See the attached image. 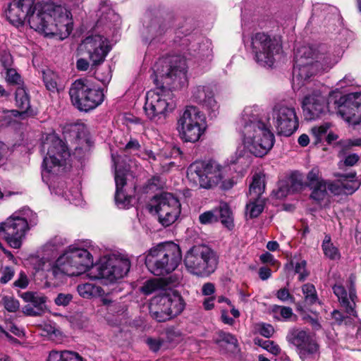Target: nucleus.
I'll use <instances>...</instances> for the list:
<instances>
[{"label": "nucleus", "mask_w": 361, "mask_h": 361, "mask_svg": "<svg viewBox=\"0 0 361 361\" xmlns=\"http://www.w3.org/2000/svg\"><path fill=\"white\" fill-rule=\"evenodd\" d=\"M237 130L245 149L255 157H264L274 145V135L250 107L242 112L237 121Z\"/></svg>", "instance_id": "7ed1b4c3"}, {"label": "nucleus", "mask_w": 361, "mask_h": 361, "mask_svg": "<svg viewBox=\"0 0 361 361\" xmlns=\"http://www.w3.org/2000/svg\"><path fill=\"white\" fill-rule=\"evenodd\" d=\"M329 127L330 125L329 123H324L312 128V137L314 145H317L325 138Z\"/></svg>", "instance_id": "a19ab883"}, {"label": "nucleus", "mask_w": 361, "mask_h": 361, "mask_svg": "<svg viewBox=\"0 0 361 361\" xmlns=\"http://www.w3.org/2000/svg\"><path fill=\"white\" fill-rule=\"evenodd\" d=\"M215 343L219 346H222L224 343L233 345L235 348L238 346V340L230 333L222 331L218 332V337L215 340Z\"/></svg>", "instance_id": "c03bdc74"}, {"label": "nucleus", "mask_w": 361, "mask_h": 361, "mask_svg": "<svg viewBox=\"0 0 361 361\" xmlns=\"http://www.w3.org/2000/svg\"><path fill=\"white\" fill-rule=\"evenodd\" d=\"M252 48L256 61L261 66L271 67L275 61V56L281 50V45L269 35L257 32L252 37Z\"/></svg>", "instance_id": "ddd939ff"}, {"label": "nucleus", "mask_w": 361, "mask_h": 361, "mask_svg": "<svg viewBox=\"0 0 361 361\" xmlns=\"http://www.w3.org/2000/svg\"><path fill=\"white\" fill-rule=\"evenodd\" d=\"M4 14L6 19L13 25L18 26L23 25L25 18H27L25 11H22L18 4L12 1L7 4L4 8Z\"/></svg>", "instance_id": "a878e982"}, {"label": "nucleus", "mask_w": 361, "mask_h": 361, "mask_svg": "<svg viewBox=\"0 0 361 361\" xmlns=\"http://www.w3.org/2000/svg\"><path fill=\"white\" fill-rule=\"evenodd\" d=\"M47 361H83L82 357L73 351H51Z\"/></svg>", "instance_id": "c756f323"}, {"label": "nucleus", "mask_w": 361, "mask_h": 361, "mask_svg": "<svg viewBox=\"0 0 361 361\" xmlns=\"http://www.w3.org/2000/svg\"><path fill=\"white\" fill-rule=\"evenodd\" d=\"M217 212L218 211L214 209L201 214L199 216L200 222L202 224H209L217 222L219 220Z\"/></svg>", "instance_id": "09e8293b"}, {"label": "nucleus", "mask_w": 361, "mask_h": 361, "mask_svg": "<svg viewBox=\"0 0 361 361\" xmlns=\"http://www.w3.org/2000/svg\"><path fill=\"white\" fill-rule=\"evenodd\" d=\"M326 188L335 195H343L341 180L327 183Z\"/></svg>", "instance_id": "4d7b16f0"}, {"label": "nucleus", "mask_w": 361, "mask_h": 361, "mask_svg": "<svg viewBox=\"0 0 361 361\" xmlns=\"http://www.w3.org/2000/svg\"><path fill=\"white\" fill-rule=\"evenodd\" d=\"M338 113L349 123L357 125L361 123V93L348 94L338 106Z\"/></svg>", "instance_id": "aec40b11"}, {"label": "nucleus", "mask_w": 361, "mask_h": 361, "mask_svg": "<svg viewBox=\"0 0 361 361\" xmlns=\"http://www.w3.org/2000/svg\"><path fill=\"white\" fill-rule=\"evenodd\" d=\"M73 300V295L70 293H59L54 299V302L59 306H67Z\"/></svg>", "instance_id": "5fc2aeb1"}, {"label": "nucleus", "mask_w": 361, "mask_h": 361, "mask_svg": "<svg viewBox=\"0 0 361 361\" xmlns=\"http://www.w3.org/2000/svg\"><path fill=\"white\" fill-rule=\"evenodd\" d=\"M272 118L279 135L290 136L298 128V120L295 110L293 107L283 104L275 105L273 109Z\"/></svg>", "instance_id": "f3484780"}, {"label": "nucleus", "mask_w": 361, "mask_h": 361, "mask_svg": "<svg viewBox=\"0 0 361 361\" xmlns=\"http://www.w3.org/2000/svg\"><path fill=\"white\" fill-rule=\"evenodd\" d=\"M43 81L47 89L51 92L57 90L58 75L50 70L43 71Z\"/></svg>", "instance_id": "58836bf2"}, {"label": "nucleus", "mask_w": 361, "mask_h": 361, "mask_svg": "<svg viewBox=\"0 0 361 361\" xmlns=\"http://www.w3.org/2000/svg\"><path fill=\"white\" fill-rule=\"evenodd\" d=\"M306 261L301 260L295 265V272L299 274V280L302 281L308 276V273L305 269Z\"/></svg>", "instance_id": "6e6d98bb"}, {"label": "nucleus", "mask_w": 361, "mask_h": 361, "mask_svg": "<svg viewBox=\"0 0 361 361\" xmlns=\"http://www.w3.org/2000/svg\"><path fill=\"white\" fill-rule=\"evenodd\" d=\"M286 341L296 348L300 357L305 360L313 357L319 351V345L310 333L301 328H291L286 335Z\"/></svg>", "instance_id": "dca6fc26"}, {"label": "nucleus", "mask_w": 361, "mask_h": 361, "mask_svg": "<svg viewBox=\"0 0 361 361\" xmlns=\"http://www.w3.org/2000/svg\"><path fill=\"white\" fill-rule=\"evenodd\" d=\"M219 262V257L215 251L205 245L192 246L186 252L184 264L186 269L192 275L199 277H208L215 271Z\"/></svg>", "instance_id": "0eeeda50"}, {"label": "nucleus", "mask_w": 361, "mask_h": 361, "mask_svg": "<svg viewBox=\"0 0 361 361\" xmlns=\"http://www.w3.org/2000/svg\"><path fill=\"white\" fill-rule=\"evenodd\" d=\"M333 290L345 313L357 318V314L355 310L357 295L355 289L350 288L348 293L343 286L335 285L333 287Z\"/></svg>", "instance_id": "5701e85b"}, {"label": "nucleus", "mask_w": 361, "mask_h": 361, "mask_svg": "<svg viewBox=\"0 0 361 361\" xmlns=\"http://www.w3.org/2000/svg\"><path fill=\"white\" fill-rule=\"evenodd\" d=\"M35 216L28 208L13 213L4 222L0 223V235L13 248H20L29 229L31 216Z\"/></svg>", "instance_id": "9d476101"}, {"label": "nucleus", "mask_w": 361, "mask_h": 361, "mask_svg": "<svg viewBox=\"0 0 361 361\" xmlns=\"http://www.w3.org/2000/svg\"><path fill=\"white\" fill-rule=\"evenodd\" d=\"M111 159L115 168V182L116 188L115 201L118 207L124 209L130 205L133 199L131 195H127L123 191V188L126 184V182L125 174L122 171V169L126 170V169L120 164V156L112 154Z\"/></svg>", "instance_id": "412c9836"}, {"label": "nucleus", "mask_w": 361, "mask_h": 361, "mask_svg": "<svg viewBox=\"0 0 361 361\" xmlns=\"http://www.w3.org/2000/svg\"><path fill=\"white\" fill-rule=\"evenodd\" d=\"M23 312L27 316H38L40 315L42 312L39 310L36 309L35 307L31 305L30 304L27 305L23 307Z\"/></svg>", "instance_id": "774afa93"}, {"label": "nucleus", "mask_w": 361, "mask_h": 361, "mask_svg": "<svg viewBox=\"0 0 361 361\" xmlns=\"http://www.w3.org/2000/svg\"><path fill=\"white\" fill-rule=\"evenodd\" d=\"M161 288H163L162 281L161 279H155L147 281L140 288V290L148 295Z\"/></svg>", "instance_id": "ea45409f"}, {"label": "nucleus", "mask_w": 361, "mask_h": 361, "mask_svg": "<svg viewBox=\"0 0 361 361\" xmlns=\"http://www.w3.org/2000/svg\"><path fill=\"white\" fill-rule=\"evenodd\" d=\"M80 49L85 51L94 65L102 63L111 49L106 38L99 35L87 37L80 44Z\"/></svg>", "instance_id": "a211bd4d"}, {"label": "nucleus", "mask_w": 361, "mask_h": 361, "mask_svg": "<svg viewBox=\"0 0 361 361\" xmlns=\"http://www.w3.org/2000/svg\"><path fill=\"white\" fill-rule=\"evenodd\" d=\"M334 65L329 56L316 53L310 46H302L297 49L295 65L293 71V81L298 86L310 77L322 71H325Z\"/></svg>", "instance_id": "20e7f679"}, {"label": "nucleus", "mask_w": 361, "mask_h": 361, "mask_svg": "<svg viewBox=\"0 0 361 361\" xmlns=\"http://www.w3.org/2000/svg\"><path fill=\"white\" fill-rule=\"evenodd\" d=\"M68 200L73 204H77L81 198V192L77 188H74L66 193Z\"/></svg>", "instance_id": "13d9d810"}, {"label": "nucleus", "mask_w": 361, "mask_h": 361, "mask_svg": "<svg viewBox=\"0 0 361 361\" xmlns=\"http://www.w3.org/2000/svg\"><path fill=\"white\" fill-rule=\"evenodd\" d=\"M16 103L22 113H27L30 107V97L23 87H18L16 90Z\"/></svg>", "instance_id": "72a5a7b5"}, {"label": "nucleus", "mask_w": 361, "mask_h": 361, "mask_svg": "<svg viewBox=\"0 0 361 361\" xmlns=\"http://www.w3.org/2000/svg\"><path fill=\"white\" fill-rule=\"evenodd\" d=\"M160 305L164 306L171 318L180 314L185 308V303L182 296L177 292L165 294L157 297Z\"/></svg>", "instance_id": "b1692460"}, {"label": "nucleus", "mask_w": 361, "mask_h": 361, "mask_svg": "<svg viewBox=\"0 0 361 361\" xmlns=\"http://www.w3.org/2000/svg\"><path fill=\"white\" fill-rule=\"evenodd\" d=\"M161 280L162 281L163 286H176L182 282L183 276L181 274H173Z\"/></svg>", "instance_id": "603ef678"}, {"label": "nucleus", "mask_w": 361, "mask_h": 361, "mask_svg": "<svg viewBox=\"0 0 361 361\" xmlns=\"http://www.w3.org/2000/svg\"><path fill=\"white\" fill-rule=\"evenodd\" d=\"M59 262L68 272V276H78L85 272L93 264L92 255L86 249L69 247L59 257Z\"/></svg>", "instance_id": "4468645a"}, {"label": "nucleus", "mask_w": 361, "mask_h": 361, "mask_svg": "<svg viewBox=\"0 0 361 361\" xmlns=\"http://www.w3.org/2000/svg\"><path fill=\"white\" fill-rule=\"evenodd\" d=\"M181 259L179 245L169 242L149 249L145 255V265L154 275L165 276L176 270Z\"/></svg>", "instance_id": "39448f33"}, {"label": "nucleus", "mask_w": 361, "mask_h": 361, "mask_svg": "<svg viewBox=\"0 0 361 361\" xmlns=\"http://www.w3.org/2000/svg\"><path fill=\"white\" fill-rule=\"evenodd\" d=\"M302 108L307 120H314L326 113L327 102L319 90H314L304 97Z\"/></svg>", "instance_id": "6ab92c4d"}, {"label": "nucleus", "mask_w": 361, "mask_h": 361, "mask_svg": "<svg viewBox=\"0 0 361 361\" xmlns=\"http://www.w3.org/2000/svg\"><path fill=\"white\" fill-rule=\"evenodd\" d=\"M149 212L157 215L158 221L167 227L173 224L180 214V204L173 194L162 192L155 195L149 203Z\"/></svg>", "instance_id": "f8f14e48"}, {"label": "nucleus", "mask_w": 361, "mask_h": 361, "mask_svg": "<svg viewBox=\"0 0 361 361\" xmlns=\"http://www.w3.org/2000/svg\"><path fill=\"white\" fill-rule=\"evenodd\" d=\"M228 166H223L216 161H195L190 164L188 175L196 176L200 186L204 189H211L221 183L224 190L231 189L235 184L232 178H228Z\"/></svg>", "instance_id": "423d86ee"}, {"label": "nucleus", "mask_w": 361, "mask_h": 361, "mask_svg": "<svg viewBox=\"0 0 361 361\" xmlns=\"http://www.w3.org/2000/svg\"><path fill=\"white\" fill-rule=\"evenodd\" d=\"M28 284H29L28 278H27V275L23 271H21L19 274L18 279L17 280H16L13 283V286L15 287H18L20 288H27Z\"/></svg>", "instance_id": "69168bd1"}, {"label": "nucleus", "mask_w": 361, "mask_h": 361, "mask_svg": "<svg viewBox=\"0 0 361 361\" xmlns=\"http://www.w3.org/2000/svg\"><path fill=\"white\" fill-rule=\"evenodd\" d=\"M304 183L302 175L298 172H293L288 178L286 185H281L277 195L286 196L288 193H294L302 189Z\"/></svg>", "instance_id": "393cba45"}, {"label": "nucleus", "mask_w": 361, "mask_h": 361, "mask_svg": "<svg viewBox=\"0 0 361 361\" xmlns=\"http://www.w3.org/2000/svg\"><path fill=\"white\" fill-rule=\"evenodd\" d=\"M77 290L83 298H91L99 295L102 292V288L92 283H86L78 285Z\"/></svg>", "instance_id": "c9c22d12"}, {"label": "nucleus", "mask_w": 361, "mask_h": 361, "mask_svg": "<svg viewBox=\"0 0 361 361\" xmlns=\"http://www.w3.org/2000/svg\"><path fill=\"white\" fill-rule=\"evenodd\" d=\"M64 266L59 262V257L47 269V278L49 280L54 281V284H59L65 276H68V272L63 269Z\"/></svg>", "instance_id": "cd10ccee"}, {"label": "nucleus", "mask_w": 361, "mask_h": 361, "mask_svg": "<svg viewBox=\"0 0 361 361\" xmlns=\"http://www.w3.org/2000/svg\"><path fill=\"white\" fill-rule=\"evenodd\" d=\"M141 145L139 141L135 139L130 137V140L127 142L125 146L123 147V150L126 153L133 154L135 155H138L139 152H140Z\"/></svg>", "instance_id": "8fccbe9b"}, {"label": "nucleus", "mask_w": 361, "mask_h": 361, "mask_svg": "<svg viewBox=\"0 0 361 361\" xmlns=\"http://www.w3.org/2000/svg\"><path fill=\"white\" fill-rule=\"evenodd\" d=\"M192 99L194 102L204 105L208 110H211L216 116L219 110V105L214 99V91L209 85H197L192 90Z\"/></svg>", "instance_id": "4be33fe9"}, {"label": "nucleus", "mask_w": 361, "mask_h": 361, "mask_svg": "<svg viewBox=\"0 0 361 361\" xmlns=\"http://www.w3.org/2000/svg\"><path fill=\"white\" fill-rule=\"evenodd\" d=\"M262 348L274 355H278L281 353V348L274 341L266 340L262 342Z\"/></svg>", "instance_id": "864d4df0"}, {"label": "nucleus", "mask_w": 361, "mask_h": 361, "mask_svg": "<svg viewBox=\"0 0 361 361\" xmlns=\"http://www.w3.org/2000/svg\"><path fill=\"white\" fill-rule=\"evenodd\" d=\"M277 298L281 301H287L289 299L293 300V296L290 294L287 288H281L276 293Z\"/></svg>", "instance_id": "338daca9"}, {"label": "nucleus", "mask_w": 361, "mask_h": 361, "mask_svg": "<svg viewBox=\"0 0 361 361\" xmlns=\"http://www.w3.org/2000/svg\"><path fill=\"white\" fill-rule=\"evenodd\" d=\"M324 255L330 259L336 260L340 259L341 255L338 248L331 243V237L326 235L322 245Z\"/></svg>", "instance_id": "f704fd0d"}, {"label": "nucleus", "mask_w": 361, "mask_h": 361, "mask_svg": "<svg viewBox=\"0 0 361 361\" xmlns=\"http://www.w3.org/2000/svg\"><path fill=\"white\" fill-rule=\"evenodd\" d=\"M161 63L154 67V81L157 87L147 92L144 106L147 117L157 124L164 123L168 114L175 107L171 90L183 87L187 80L185 61L160 69Z\"/></svg>", "instance_id": "f257e3e1"}, {"label": "nucleus", "mask_w": 361, "mask_h": 361, "mask_svg": "<svg viewBox=\"0 0 361 361\" xmlns=\"http://www.w3.org/2000/svg\"><path fill=\"white\" fill-rule=\"evenodd\" d=\"M145 343L147 344L149 348L154 352L158 351L163 344V341L159 338H147Z\"/></svg>", "instance_id": "0e129e2a"}, {"label": "nucleus", "mask_w": 361, "mask_h": 361, "mask_svg": "<svg viewBox=\"0 0 361 361\" xmlns=\"http://www.w3.org/2000/svg\"><path fill=\"white\" fill-rule=\"evenodd\" d=\"M326 186L327 183L324 182L313 185V187H310L312 190L310 197L317 202L323 200L327 195Z\"/></svg>", "instance_id": "a18cd8bd"}, {"label": "nucleus", "mask_w": 361, "mask_h": 361, "mask_svg": "<svg viewBox=\"0 0 361 361\" xmlns=\"http://www.w3.org/2000/svg\"><path fill=\"white\" fill-rule=\"evenodd\" d=\"M258 331L260 335L265 338H270L274 333V327L269 324H260L258 325Z\"/></svg>", "instance_id": "bf43d9fd"}, {"label": "nucleus", "mask_w": 361, "mask_h": 361, "mask_svg": "<svg viewBox=\"0 0 361 361\" xmlns=\"http://www.w3.org/2000/svg\"><path fill=\"white\" fill-rule=\"evenodd\" d=\"M25 11L30 27L45 36L56 35L63 30L68 31L71 22L70 12L53 3H35V0H13Z\"/></svg>", "instance_id": "f03ea898"}, {"label": "nucleus", "mask_w": 361, "mask_h": 361, "mask_svg": "<svg viewBox=\"0 0 361 361\" xmlns=\"http://www.w3.org/2000/svg\"><path fill=\"white\" fill-rule=\"evenodd\" d=\"M148 33L152 37H154L162 35L166 30V25H161V20L160 18H155L152 20L150 24L147 25Z\"/></svg>", "instance_id": "79ce46f5"}, {"label": "nucleus", "mask_w": 361, "mask_h": 361, "mask_svg": "<svg viewBox=\"0 0 361 361\" xmlns=\"http://www.w3.org/2000/svg\"><path fill=\"white\" fill-rule=\"evenodd\" d=\"M6 80L8 82L13 84H20V75L15 69L8 68L6 72Z\"/></svg>", "instance_id": "052dcab7"}, {"label": "nucleus", "mask_w": 361, "mask_h": 361, "mask_svg": "<svg viewBox=\"0 0 361 361\" xmlns=\"http://www.w3.org/2000/svg\"><path fill=\"white\" fill-rule=\"evenodd\" d=\"M302 290L305 296V302L307 305H312L318 301L317 291L314 285L309 283L304 284L302 287Z\"/></svg>", "instance_id": "4c0bfd02"}, {"label": "nucleus", "mask_w": 361, "mask_h": 361, "mask_svg": "<svg viewBox=\"0 0 361 361\" xmlns=\"http://www.w3.org/2000/svg\"><path fill=\"white\" fill-rule=\"evenodd\" d=\"M355 173L341 176L343 178L341 180L343 195H352L359 188L360 183L358 180H355Z\"/></svg>", "instance_id": "7c9ffc66"}, {"label": "nucleus", "mask_w": 361, "mask_h": 361, "mask_svg": "<svg viewBox=\"0 0 361 361\" xmlns=\"http://www.w3.org/2000/svg\"><path fill=\"white\" fill-rule=\"evenodd\" d=\"M164 306L160 305L159 300L157 297L154 298L149 307V313L152 317L159 322H164L171 319Z\"/></svg>", "instance_id": "bb28decb"}, {"label": "nucleus", "mask_w": 361, "mask_h": 361, "mask_svg": "<svg viewBox=\"0 0 361 361\" xmlns=\"http://www.w3.org/2000/svg\"><path fill=\"white\" fill-rule=\"evenodd\" d=\"M307 185L308 187H313V185L325 182L322 178L320 171L317 167H314L309 171L307 176Z\"/></svg>", "instance_id": "49530a36"}, {"label": "nucleus", "mask_w": 361, "mask_h": 361, "mask_svg": "<svg viewBox=\"0 0 361 361\" xmlns=\"http://www.w3.org/2000/svg\"><path fill=\"white\" fill-rule=\"evenodd\" d=\"M69 95L73 105L84 111L96 108L104 98L103 90L87 78L75 80L69 89Z\"/></svg>", "instance_id": "1a4fd4ad"}, {"label": "nucleus", "mask_w": 361, "mask_h": 361, "mask_svg": "<svg viewBox=\"0 0 361 361\" xmlns=\"http://www.w3.org/2000/svg\"><path fill=\"white\" fill-rule=\"evenodd\" d=\"M273 312L274 313V317L278 320L287 321L293 316L296 317L293 312V310L289 307L275 305L273 307Z\"/></svg>", "instance_id": "37998d69"}, {"label": "nucleus", "mask_w": 361, "mask_h": 361, "mask_svg": "<svg viewBox=\"0 0 361 361\" xmlns=\"http://www.w3.org/2000/svg\"><path fill=\"white\" fill-rule=\"evenodd\" d=\"M20 296L25 302H30L31 305L42 312L47 299L45 296L30 291L23 293Z\"/></svg>", "instance_id": "473e14b6"}, {"label": "nucleus", "mask_w": 361, "mask_h": 361, "mask_svg": "<svg viewBox=\"0 0 361 361\" xmlns=\"http://www.w3.org/2000/svg\"><path fill=\"white\" fill-rule=\"evenodd\" d=\"M42 147L44 152L47 151L42 172V178L44 179L51 174L60 173L61 167L66 164L70 157V152L66 144L54 135L47 136Z\"/></svg>", "instance_id": "9b49d317"}, {"label": "nucleus", "mask_w": 361, "mask_h": 361, "mask_svg": "<svg viewBox=\"0 0 361 361\" xmlns=\"http://www.w3.org/2000/svg\"><path fill=\"white\" fill-rule=\"evenodd\" d=\"M263 209L264 204L260 198L253 200L250 197V202L246 204V214L249 215L251 219L256 218L262 212Z\"/></svg>", "instance_id": "e433bc0d"}, {"label": "nucleus", "mask_w": 361, "mask_h": 361, "mask_svg": "<svg viewBox=\"0 0 361 361\" xmlns=\"http://www.w3.org/2000/svg\"><path fill=\"white\" fill-rule=\"evenodd\" d=\"M264 188L265 184L263 177L260 174L254 175L249 189L250 197H252L253 200L260 198L261 195L264 191Z\"/></svg>", "instance_id": "2f4dec72"}, {"label": "nucleus", "mask_w": 361, "mask_h": 361, "mask_svg": "<svg viewBox=\"0 0 361 361\" xmlns=\"http://www.w3.org/2000/svg\"><path fill=\"white\" fill-rule=\"evenodd\" d=\"M333 319L336 321V322L339 324H345L346 326H350L353 324L354 319L353 317L355 318L353 315H350L347 314L348 315H344L339 310H334L331 313Z\"/></svg>", "instance_id": "de8ad7c7"}, {"label": "nucleus", "mask_w": 361, "mask_h": 361, "mask_svg": "<svg viewBox=\"0 0 361 361\" xmlns=\"http://www.w3.org/2000/svg\"><path fill=\"white\" fill-rule=\"evenodd\" d=\"M217 210V216L220 219L221 224L228 229H232L234 226L233 217L232 212L228 204L221 203L219 208L215 209Z\"/></svg>", "instance_id": "c85d7f7f"}, {"label": "nucleus", "mask_w": 361, "mask_h": 361, "mask_svg": "<svg viewBox=\"0 0 361 361\" xmlns=\"http://www.w3.org/2000/svg\"><path fill=\"white\" fill-rule=\"evenodd\" d=\"M130 262L129 259L123 255H113L104 259L97 266V279H106L114 282L123 278L129 271Z\"/></svg>", "instance_id": "2eb2a0df"}, {"label": "nucleus", "mask_w": 361, "mask_h": 361, "mask_svg": "<svg viewBox=\"0 0 361 361\" xmlns=\"http://www.w3.org/2000/svg\"><path fill=\"white\" fill-rule=\"evenodd\" d=\"M207 125L205 116L195 106H187L180 114L176 130L184 142L195 143L204 134Z\"/></svg>", "instance_id": "6e6552de"}, {"label": "nucleus", "mask_w": 361, "mask_h": 361, "mask_svg": "<svg viewBox=\"0 0 361 361\" xmlns=\"http://www.w3.org/2000/svg\"><path fill=\"white\" fill-rule=\"evenodd\" d=\"M0 60L2 66L6 69L9 68L12 65V56L11 54L6 50H3L0 53Z\"/></svg>", "instance_id": "680f3d73"}, {"label": "nucleus", "mask_w": 361, "mask_h": 361, "mask_svg": "<svg viewBox=\"0 0 361 361\" xmlns=\"http://www.w3.org/2000/svg\"><path fill=\"white\" fill-rule=\"evenodd\" d=\"M2 303L4 308L10 312H16L20 307L18 300L13 297L4 296L2 298Z\"/></svg>", "instance_id": "3c124183"}, {"label": "nucleus", "mask_w": 361, "mask_h": 361, "mask_svg": "<svg viewBox=\"0 0 361 361\" xmlns=\"http://www.w3.org/2000/svg\"><path fill=\"white\" fill-rule=\"evenodd\" d=\"M14 270L9 267H6L4 269L1 273V276L0 278V283L2 284H5L8 283L14 276Z\"/></svg>", "instance_id": "e2e57ef3"}]
</instances>
